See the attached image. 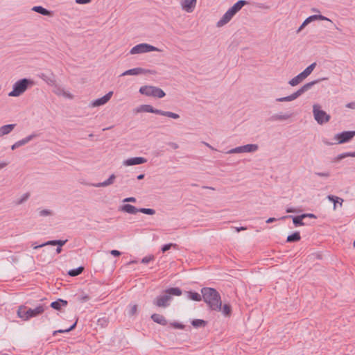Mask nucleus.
<instances>
[{"label":"nucleus","instance_id":"1","mask_svg":"<svg viewBox=\"0 0 355 355\" xmlns=\"http://www.w3.org/2000/svg\"><path fill=\"white\" fill-rule=\"evenodd\" d=\"M203 301L212 311H220L221 297L220 293L213 288L203 287L201 288Z\"/></svg>","mask_w":355,"mask_h":355},{"label":"nucleus","instance_id":"2","mask_svg":"<svg viewBox=\"0 0 355 355\" xmlns=\"http://www.w3.org/2000/svg\"><path fill=\"white\" fill-rule=\"evenodd\" d=\"M327 78H322L320 79H317L315 80H313L311 82L307 83L304 84L302 87H301L297 91L293 93L292 94L285 96V97H281L276 99V101L277 102H284V101H292L296 98H297L299 96L302 95L304 92H307L308 90L311 89L313 85L315 84L319 83L321 80H327Z\"/></svg>","mask_w":355,"mask_h":355},{"label":"nucleus","instance_id":"3","mask_svg":"<svg viewBox=\"0 0 355 355\" xmlns=\"http://www.w3.org/2000/svg\"><path fill=\"white\" fill-rule=\"evenodd\" d=\"M34 85L33 80L24 78L17 80L12 86V90L8 94L9 96L17 97L21 95L30 86Z\"/></svg>","mask_w":355,"mask_h":355},{"label":"nucleus","instance_id":"4","mask_svg":"<svg viewBox=\"0 0 355 355\" xmlns=\"http://www.w3.org/2000/svg\"><path fill=\"white\" fill-rule=\"evenodd\" d=\"M135 111L137 113L143 112L153 113V114L170 117V118H172L174 119H177L180 118L179 114H176V113L169 112V111H164L162 110L155 109L150 105H141L137 107L135 110Z\"/></svg>","mask_w":355,"mask_h":355},{"label":"nucleus","instance_id":"5","mask_svg":"<svg viewBox=\"0 0 355 355\" xmlns=\"http://www.w3.org/2000/svg\"><path fill=\"white\" fill-rule=\"evenodd\" d=\"M139 92L142 95L159 98H162L166 96V93L162 89L151 85L142 86L139 88Z\"/></svg>","mask_w":355,"mask_h":355},{"label":"nucleus","instance_id":"6","mask_svg":"<svg viewBox=\"0 0 355 355\" xmlns=\"http://www.w3.org/2000/svg\"><path fill=\"white\" fill-rule=\"evenodd\" d=\"M313 114L315 120L320 125H322L329 121L331 116L327 114L326 112L321 110V107L318 104H315L313 106Z\"/></svg>","mask_w":355,"mask_h":355},{"label":"nucleus","instance_id":"7","mask_svg":"<svg viewBox=\"0 0 355 355\" xmlns=\"http://www.w3.org/2000/svg\"><path fill=\"white\" fill-rule=\"evenodd\" d=\"M160 50L157 47L146 43H141L133 46L130 51V54H139L151 51H159Z\"/></svg>","mask_w":355,"mask_h":355},{"label":"nucleus","instance_id":"8","mask_svg":"<svg viewBox=\"0 0 355 355\" xmlns=\"http://www.w3.org/2000/svg\"><path fill=\"white\" fill-rule=\"evenodd\" d=\"M355 137V130L343 131L335 135L334 139L337 141L336 144H342L350 141Z\"/></svg>","mask_w":355,"mask_h":355},{"label":"nucleus","instance_id":"9","mask_svg":"<svg viewBox=\"0 0 355 355\" xmlns=\"http://www.w3.org/2000/svg\"><path fill=\"white\" fill-rule=\"evenodd\" d=\"M171 300V296L165 293L164 295H159L155 298L153 304L158 307L166 308L169 306Z\"/></svg>","mask_w":355,"mask_h":355},{"label":"nucleus","instance_id":"10","mask_svg":"<svg viewBox=\"0 0 355 355\" xmlns=\"http://www.w3.org/2000/svg\"><path fill=\"white\" fill-rule=\"evenodd\" d=\"M286 218H292L293 223L295 227L304 226L306 225V223L304 222V216L302 214L298 216L287 215L284 216L279 218V220H285Z\"/></svg>","mask_w":355,"mask_h":355},{"label":"nucleus","instance_id":"11","mask_svg":"<svg viewBox=\"0 0 355 355\" xmlns=\"http://www.w3.org/2000/svg\"><path fill=\"white\" fill-rule=\"evenodd\" d=\"M46 309H48V306L44 304H39L35 309L28 308L27 313H28L29 319L41 315Z\"/></svg>","mask_w":355,"mask_h":355},{"label":"nucleus","instance_id":"12","mask_svg":"<svg viewBox=\"0 0 355 355\" xmlns=\"http://www.w3.org/2000/svg\"><path fill=\"white\" fill-rule=\"evenodd\" d=\"M235 15L234 12L231 10L230 8L223 15L221 19L217 22L216 25L218 27H221L227 24L232 17Z\"/></svg>","mask_w":355,"mask_h":355},{"label":"nucleus","instance_id":"13","mask_svg":"<svg viewBox=\"0 0 355 355\" xmlns=\"http://www.w3.org/2000/svg\"><path fill=\"white\" fill-rule=\"evenodd\" d=\"M112 94H113V92H109L107 94H106L101 98H97V99L94 100V101H92V105L93 107H98V106L105 105L111 98Z\"/></svg>","mask_w":355,"mask_h":355},{"label":"nucleus","instance_id":"14","mask_svg":"<svg viewBox=\"0 0 355 355\" xmlns=\"http://www.w3.org/2000/svg\"><path fill=\"white\" fill-rule=\"evenodd\" d=\"M147 162V159L141 157H135L127 159L124 161L123 164L125 166H133L144 164Z\"/></svg>","mask_w":355,"mask_h":355},{"label":"nucleus","instance_id":"15","mask_svg":"<svg viewBox=\"0 0 355 355\" xmlns=\"http://www.w3.org/2000/svg\"><path fill=\"white\" fill-rule=\"evenodd\" d=\"M37 137V135L35 133H33L28 136H27L26 137L15 142L12 146H11V149L12 150H15L16 148L21 146H24L25 144H26L27 143H28L29 141H31V140H33L34 138H35Z\"/></svg>","mask_w":355,"mask_h":355},{"label":"nucleus","instance_id":"16","mask_svg":"<svg viewBox=\"0 0 355 355\" xmlns=\"http://www.w3.org/2000/svg\"><path fill=\"white\" fill-rule=\"evenodd\" d=\"M197 0H182V8L188 12H191L196 7Z\"/></svg>","mask_w":355,"mask_h":355},{"label":"nucleus","instance_id":"17","mask_svg":"<svg viewBox=\"0 0 355 355\" xmlns=\"http://www.w3.org/2000/svg\"><path fill=\"white\" fill-rule=\"evenodd\" d=\"M150 318L154 322L162 326H166L168 324L165 317L161 314L153 313L151 315Z\"/></svg>","mask_w":355,"mask_h":355},{"label":"nucleus","instance_id":"18","mask_svg":"<svg viewBox=\"0 0 355 355\" xmlns=\"http://www.w3.org/2000/svg\"><path fill=\"white\" fill-rule=\"evenodd\" d=\"M146 72V70L144 69H142L141 67H137V68H133V69H128L125 71H124L123 73H121V76H137V75H139V74H141V73H144Z\"/></svg>","mask_w":355,"mask_h":355},{"label":"nucleus","instance_id":"19","mask_svg":"<svg viewBox=\"0 0 355 355\" xmlns=\"http://www.w3.org/2000/svg\"><path fill=\"white\" fill-rule=\"evenodd\" d=\"M68 304L67 300L62 299H58L57 300L52 302L50 306L57 311H60L62 306H66Z\"/></svg>","mask_w":355,"mask_h":355},{"label":"nucleus","instance_id":"20","mask_svg":"<svg viewBox=\"0 0 355 355\" xmlns=\"http://www.w3.org/2000/svg\"><path fill=\"white\" fill-rule=\"evenodd\" d=\"M119 209L120 211H122L128 214H135L136 213L138 212L139 208H137L135 206L130 204H125L122 205Z\"/></svg>","mask_w":355,"mask_h":355},{"label":"nucleus","instance_id":"21","mask_svg":"<svg viewBox=\"0 0 355 355\" xmlns=\"http://www.w3.org/2000/svg\"><path fill=\"white\" fill-rule=\"evenodd\" d=\"M27 312L28 308L25 306H21L17 310V315L24 320H29V316Z\"/></svg>","mask_w":355,"mask_h":355},{"label":"nucleus","instance_id":"22","mask_svg":"<svg viewBox=\"0 0 355 355\" xmlns=\"http://www.w3.org/2000/svg\"><path fill=\"white\" fill-rule=\"evenodd\" d=\"M317 19H319V20H326V21H329L331 22V21L327 18V17L325 16H323L322 15H311L309 17H308L304 21L308 25L309 23L315 21V20H317Z\"/></svg>","mask_w":355,"mask_h":355},{"label":"nucleus","instance_id":"23","mask_svg":"<svg viewBox=\"0 0 355 355\" xmlns=\"http://www.w3.org/2000/svg\"><path fill=\"white\" fill-rule=\"evenodd\" d=\"M248 3V1L245 0H239L236 3H235L231 8V10L234 12L236 15L241 9L245 5Z\"/></svg>","mask_w":355,"mask_h":355},{"label":"nucleus","instance_id":"24","mask_svg":"<svg viewBox=\"0 0 355 355\" xmlns=\"http://www.w3.org/2000/svg\"><path fill=\"white\" fill-rule=\"evenodd\" d=\"M115 178H116V176L114 174H112L105 181L99 182V183H96V184H93L92 186H94L95 187H107V186H109V185L113 184Z\"/></svg>","mask_w":355,"mask_h":355},{"label":"nucleus","instance_id":"25","mask_svg":"<svg viewBox=\"0 0 355 355\" xmlns=\"http://www.w3.org/2000/svg\"><path fill=\"white\" fill-rule=\"evenodd\" d=\"M241 153H254L256 152L259 149V146L257 144H246L244 146H241Z\"/></svg>","mask_w":355,"mask_h":355},{"label":"nucleus","instance_id":"26","mask_svg":"<svg viewBox=\"0 0 355 355\" xmlns=\"http://www.w3.org/2000/svg\"><path fill=\"white\" fill-rule=\"evenodd\" d=\"M16 126V124L4 125L0 128V137L9 134Z\"/></svg>","mask_w":355,"mask_h":355},{"label":"nucleus","instance_id":"27","mask_svg":"<svg viewBox=\"0 0 355 355\" xmlns=\"http://www.w3.org/2000/svg\"><path fill=\"white\" fill-rule=\"evenodd\" d=\"M292 116V114L291 113H286V114H275L271 116L270 120L271 121H284L287 120L289 118H291Z\"/></svg>","mask_w":355,"mask_h":355},{"label":"nucleus","instance_id":"28","mask_svg":"<svg viewBox=\"0 0 355 355\" xmlns=\"http://www.w3.org/2000/svg\"><path fill=\"white\" fill-rule=\"evenodd\" d=\"M32 10H33L39 14H41L44 16H50L51 15V12L50 10L44 8V7H42L41 6H34L32 8Z\"/></svg>","mask_w":355,"mask_h":355},{"label":"nucleus","instance_id":"29","mask_svg":"<svg viewBox=\"0 0 355 355\" xmlns=\"http://www.w3.org/2000/svg\"><path fill=\"white\" fill-rule=\"evenodd\" d=\"M327 198L329 201H331L334 203V210H336V209L337 203H339L340 206H342V205H343V199H342L338 196H333V195H328Z\"/></svg>","mask_w":355,"mask_h":355},{"label":"nucleus","instance_id":"30","mask_svg":"<svg viewBox=\"0 0 355 355\" xmlns=\"http://www.w3.org/2000/svg\"><path fill=\"white\" fill-rule=\"evenodd\" d=\"M187 293L188 298H189L190 300H191L193 301L200 302L202 299V295H200V293H198L197 292L190 291L187 292Z\"/></svg>","mask_w":355,"mask_h":355},{"label":"nucleus","instance_id":"31","mask_svg":"<svg viewBox=\"0 0 355 355\" xmlns=\"http://www.w3.org/2000/svg\"><path fill=\"white\" fill-rule=\"evenodd\" d=\"M300 239H301L300 234L299 232L296 231L287 236L286 242L295 243V242L299 241Z\"/></svg>","mask_w":355,"mask_h":355},{"label":"nucleus","instance_id":"32","mask_svg":"<svg viewBox=\"0 0 355 355\" xmlns=\"http://www.w3.org/2000/svg\"><path fill=\"white\" fill-rule=\"evenodd\" d=\"M182 290L178 287H173L167 288L165 291V293H166L168 295H175V296H180L182 295Z\"/></svg>","mask_w":355,"mask_h":355},{"label":"nucleus","instance_id":"33","mask_svg":"<svg viewBox=\"0 0 355 355\" xmlns=\"http://www.w3.org/2000/svg\"><path fill=\"white\" fill-rule=\"evenodd\" d=\"M83 270H84V267L79 266L76 268L69 270L68 271L67 274L71 277H76V276L80 275Z\"/></svg>","mask_w":355,"mask_h":355},{"label":"nucleus","instance_id":"34","mask_svg":"<svg viewBox=\"0 0 355 355\" xmlns=\"http://www.w3.org/2000/svg\"><path fill=\"white\" fill-rule=\"evenodd\" d=\"M191 324L195 328L204 327L207 324V322L202 319H194L191 321Z\"/></svg>","mask_w":355,"mask_h":355},{"label":"nucleus","instance_id":"35","mask_svg":"<svg viewBox=\"0 0 355 355\" xmlns=\"http://www.w3.org/2000/svg\"><path fill=\"white\" fill-rule=\"evenodd\" d=\"M225 316H229L232 312V307L229 304H225L223 306L221 305L220 311Z\"/></svg>","mask_w":355,"mask_h":355},{"label":"nucleus","instance_id":"36","mask_svg":"<svg viewBox=\"0 0 355 355\" xmlns=\"http://www.w3.org/2000/svg\"><path fill=\"white\" fill-rule=\"evenodd\" d=\"M302 81H303L302 78H301L300 74H298L295 77H294L293 78L290 80L288 82V84L293 87V86L297 85Z\"/></svg>","mask_w":355,"mask_h":355},{"label":"nucleus","instance_id":"37","mask_svg":"<svg viewBox=\"0 0 355 355\" xmlns=\"http://www.w3.org/2000/svg\"><path fill=\"white\" fill-rule=\"evenodd\" d=\"M108 322H109L108 319L105 317L100 318L97 320L98 326L103 327V328L107 327L108 324Z\"/></svg>","mask_w":355,"mask_h":355},{"label":"nucleus","instance_id":"38","mask_svg":"<svg viewBox=\"0 0 355 355\" xmlns=\"http://www.w3.org/2000/svg\"><path fill=\"white\" fill-rule=\"evenodd\" d=\"M171 248H173L175 249H178V245L175 243H167L162 245L161 250L162 252H165L168 250H169Z\"/></svg>","mask_w":355,"mask_h":355},{"label":"nucleus","instance_id":"39","mask_svg":"<svg viewBox=\"0 0 355 355\" xmlns=\"http://www.w3.org/2000/svg\"><path fill=\"white\" fill-rule=\"evenodd\" d=\"M138 212H141L147 215H153L155 214V210L150 208H139Z\"/></svg>","mask_w":355,"mask_h":355},{"label":"nucleus","instance_id":"40","mask_svg":"<svg viewBox=\"0 0 355 355\" xmlns=\"http://www.w3.org/2000/svg\"><path fill=\"white\" fill-rule=\"evenodd\" d=\"M29 196H30L29 193H24V194L21 196V198H19V200H17L16 201V202H15V203H16V205H19L23 204L25 201H26V200L28 199Z\"/></svg>","mask_w":355,"mask_h":355},{"label":"nucleus","instance_id":"41","mask_svg":"<svg viewBox=\"0 0 355 355\" xmlns=\"http://www.w3.org/2000/svg\"><path fill=\"white\" fill-rule=\"evenodd\" d=\"M39 76H40V78H41L42 80H44L45 82H46L48 83H53L54 82L53 78L49 77L45 73H42L40 75H39Z\"/></svg>","mask_w":355,"mask_h":355},{"label":"nucleus","instance_id":"42","mask_svg":"<svg viewBox=\"0 0 355 355\" xmlns=\"http://www.w3.org/2000/svg\"><path fill=\"white\" fill-rule=\"evenodd\" d=\"M170 325L175 329H184L185 328V326L180 322H173L170 323Z\"/></svg>","mask_w":355,"mask_h":355},{"label":"nucleus","instance_id":"43","mask_svg":"<svg viewBox=\"0 0 355 355\" xmlns=\"http://www.w3.org/2000/svg\"><path fill=\"white\" fill-rule=\"evenodd\" d=\"M53 214L52 211L49 209H42L39 211V215L40 216H51Z\"/></svg>","mask_w":355,"mask_h":355},{"label":"nucleus","instance_id":"44","mask_svg":"<svg viewBox=\"0 0 355 355\" xmlns=\"http://www.w3.org/2000/svg\"><path fill=\"white\" fill-rule=\"evenodd\" d=\"M154 259V256L153 255H150V256H146V257H144L141 262L144 264H147L150 261H153Z\"/></svg>","mask_w":355,"mask_h":355},{"label":"nucleus","instance_id":"45","mask_svg":"<svg viewBox=\"0 0 355 355\" xmlns=\"http://www.w3.org/2000/svg\"><path fill=\"white\" fill-rule=\"evenodd\" d=\"M57 245V240H51L48 241L47 242L40 245L39 246L35 247V248H37L39 247H42L44 245Z\"/></svg>","mask_w":355,"mask_h":355},{"label":"nucleus","instance_id":"46","mask_svg":"<svg viewBox=\"0 0 355 355\" xmlns=\"http://www.w3.org/2000/svg\"><path fill=\"white\" fill-rule=\"evenodd\" d=\"M350 157V153L349 152H346V153H341L340 155H338L336 159V161H340L345 157Z\"/></svg>","mask_w":355,"mask_h":355},{"label":"nucleus","instance_id":"47","mask_svg":"<svg viewBox=\"0 0 355 355\" xmlns=\"http://www.w3.org/2000/svg\"><path fill=\"white\" fill-rule=\"evenodd\" d=\"M227 154L242 153L241 146L232 148L227 152Z\"/></svg>","mask_w":355,"mask_h":355},{"label":"nucleus","instance_id":"48","mask_svg":"<svg viewBox=\"0 0 355 355\" xmlns=\"http://www.w3.org/2000/svg\"><path fill=\"white\" fill-rule=\"evenodd\" d=\"M314 174L319 177L322 178H329L330 176V173L329 171L326 172H315Z\"/></svg>","mask_w":355,"mask_h":355},{"label":"nucleus","instance_id":"49","mask_svg":"<svg viewBox=\"0 0 355 355\" xmlns=\"http://www.w3.org/2000/svg\"><path fill=\"white\" fill-rule=\"evenodd\" d=\"M137 306L136 304L132 305V306L130 308V310H129L128 314H129L130 315H134L137 313Z\"/></svg>","mask_w":355,"mask_h":355},{"label":"nucleus","instance_id":"50","mask_svg":"<svg viewBox=\"0 0 355 355\" xmlns=\"http://www.w3.org/2000/svg\"><path fill=\"white\" fill-rule=\"evenodd\" d=\"M137 201L135 197H128L123 199V202H135Z\"/></svg>","mask_w":355,"mask_h":355},{"label":"nucleus","instance_id":"51","mask_svg":"<svg viewBox=\"0 0 355 355\" xmlns=\"http://www.w3.org/2000/svg\"><path fill=\"white\" fill-rule=\"evenodd\" d=\"M62 334V333H68V330L67 329H59V330H55L53 332V336H56L58 334Z\"/></svg>","mask_w":355,"mask_h":355},{"label":"nucleus","instance_id":"52","mask_svg":"<svg viewBox=\"0 0 355 355\" xmlns=\"http://www.w3.org/2000/svg\"><path fill=\"white\" fill-rule=\"evenodd\" d=\"M67 242V240H57V245L58 247L63 246Z\"/></svg>","mask_w":355,"mask_h":355},{"label":"nucleus","instance_id":"53","mask_svg":"<svg viewBox=\"0 0 355 355\" xmlns=\"http://www.w3.org/2000/svg\"><path fill=\"white\" fill-rule=\"evenodd\" d=\"M110 254L114 257H119L121 255V252L117 250H112L110 251Z\"/></svg>","mask_w":355,"mask_h":355},{"label":"nucleus","instance_id":"54","mask_svg":"<svg viewBox=\"0 0 355 355\" xmlns=\"http://www.w3.org/2000/svg\"><path fill=\"white\" fill-rule=\"evenodd\" d=\"M302 216H304V218H316L315 215H314L313 214H302Z\"/></svg>","mask_w":355,"mask_h":355},{"label":"nucleus","instance_id":"55","mask_svg":"<svg viewBox=\"0 0 355 355\" xmlns=\"http://www.w3.org/2000/svg\"><path fill=\"white\" fill-rule=\"evenodd\" d=\"M168 146H170L173 149H178L179 148V146L178 144L175 143V142H169L168 144Z\"/></svg>","mask_w":355,"mask_h":355},{"label":"nucleus","instance_id":"56","mask_svg":"<svg viewBox=\"0 0 355 355\" xmlns=\"http://www.w3.org/2000/svg\"><path fill=\"white\" fill-rule=\"evenodd\" d=\"M92 0H76V3L78 4H87L89 3Z\"/></svg>","mask_w":355,"mask_h":355},{"label":"nucleus","instance_id":"57","mask_svg":"<svg viewBox=\"0 0 355 355\" xmlns=\"http://www.w3.org/2000/svg\"><path fill=\"white\" fill-rule=\"evenodd\" d=\"M77 322H78V320H76V322H75L72 325H71V326L67 329L68 332H69V331H71L73 330V329L76 328V324H77Z\"/></svg>","mask_w":355,"mask_h":355},{"label":"nucleus","instance_id":"58","mask_svg":"<svg viewBox=\"0 0 355 355\" xmlns=\"http://www.w3.org/2000/svg\"><path fill=\"white\" fill-rule=\"evenodd\" d=\"M306 26H307V24L303 21L301 26L297 30V33H300Z\"/></svg>","mask_w":355,"mask_h":355},{"label":"nucleus","instance_id":"59","mask_svg":"<svg viewBox=\"0 0 355 355\" xmlns=\"http://www.w3.org/2000/svg\"><path fill=\"white\" fill-rule=\"evenodd\" d=\"M306 26H307V24L303 21L301 26L297 30V33H300Z\"/></svg>","mask_w":355,"mask_h":355},{"label":"nucleus","instance_id":"60","mask_svg":"<svg viewBox=\"0 0 355 355\" xmlns=\"http://www.w3.org/2000/svg\"><path fill=\"white\" fill-rule=\"evenodd\" d=\"M306 26H307V24L303 21L301 26L297 30V33H300Z\"/></svg>","mask_w":355,"mask_h":355},{"label":"nucleus","instance_id":"61","mask_svg":"<svg viewBox=\"0 0 355 355\" xmlns=\"http://www.w3.org/2000/svg\"><path fill=\"white\" fill-rule=\"evenodd\" d=\"M286 213H296L297 211L293 207H288L286 209Z\"/></svg>","mask_w":355,"mask_h":355},{"label":"nucleus","instance_id":"62","mask_svg":"<svg viewBox=\"0 0 355 355\" xmlns=\"http://www.w3.org/2000/svg\"><path fill=\"white\" fill-rule=\"evenodd\" d=\"M60 94H62V95L68 98H71V95L69 93L66 92L63 89H62V92Z\"/></svg>","mask_w":355,"mask_h":355},{"label":"nucleus","instance_id":"63","mask_svg":"<svg viewBox=\"0 0 355 355\" xmlns=\"http://www.w3.org/2000/svg\"><path fill=\"white\" fill-rule=\"evenodd\" d=\"M303 71L305 72L308 76L312 73V71L309 68V67H307Z\"/></svg>","mask_w":355,"mask_h":355},{"label":"nucleus","instance_id":"64","mask_svg":"<svg viewBox=\"0 0 355 355\" xmlns=\"http://www.w3.org/2000/svg\"><path fill=\"white\" fill-rule=\"evenodd\" d=\"M299 74H300V76H301V78H302L303 80L308 76V75L306 74V73L304 72V71L300 73Z\"/></svg>","mask_w":355,"mask_h":355}]
</instances>
